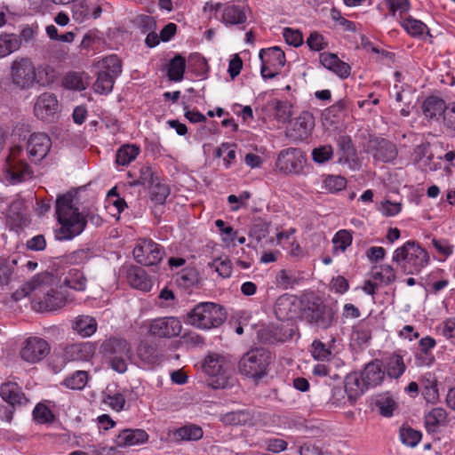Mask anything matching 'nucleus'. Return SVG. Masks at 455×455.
Returning <instances> with one entry per match:
<instances>
[{"label":"nucleus","instance_id":"1","mask_svg":"<svg viewBox=\"0 0 455 455\" xmlns=\"http://www.w3.org/2000/svg\"><path fill=\"white\" fill-rule=\"evenodd\" d=\"M76 195V192L68 191L57 196L55 214L60 227L54 229V237L58 241L71 240L86 227V218L74 205Z\"/></svg>","mask_w":455,"mask_h":455},{"label":"nucleus","instance_id":"2","mask_svg":"<svg viewBox=\"0 0 455 455\" xmlns=\"http://www.w3.org/2000/svg\"><path fill=\"white\" fill-rule=\"evenodd\" d=\"M405 275H419L430 262L428 252L416 241H407L395 250L392 257Z\"/></svg>","mask_w":455,"mask_h":455},{"label":"nucleus","instance_id":"3","mask_svg":"<svg viewBox=\"0 0 455 455\" xmlns=\"http://www.w3.org/2000/svg\"><path fill=\"white\" fill-rule=\"evenodd\" d=\"M227 319V312L220 304L201 302L191 309L186 318V323L201 330L218 328Z\"/></svg>","mask_w":455,"mask_h":455},{"label":"nucleus","instance_id":"4","mask_svg":"<svg viewBox=\"0 0 455 455\" xmlns=\"http://www.w3.org/2000/svg\"><path fill=\"white\" fill-rule=\"evenodd\" d=\"M270 359L266 348H251L241 357L238 368L243 375L259 380L267 375Z\"/></svg>","mask_w":455,"mask_h":455},{"label":"nucleus","instance_id":"5","mask_svg":"<svg viewBox=\"0 0 455 455\" xmlns=\"http://www.w3.org/2000/svg\"><path fill=\"white\" fill-rule=\"evenodd\" d=\"M101 350L114 371L119 373L126 371L127 362L132 355L131 346L127 340L119 338H110L102 343Z\"/></svg>","mask_w":455,"mask_h":455},{"label":"nucleus","instance_id":"6","mask_svg":"<svg viewBox=\"0 0 455 455\" xmlns=\"http://www.w3.org/2000/svg\"><path fill=\"white\" fill-rule=\"evenodd\" d=\"M10 77L15 87L28 90L36 84V68L29 58L18 57L11 63Z\"/></svg>","mask_w":455,"mask_h":455},{"label":"nucleus","instance_id":"7","mask_svg":"<svg viewBox=\"0 0 455 455\" xmlns=\"http://www.w3.org/2000/svg\"><path fill=\"white\" fill-rule=\"evenodd\" d=\"M51 352L47 340L38 336H30L23 340L19 355L28 363L42 362Z\"/></svg>","mask_w":455,"mask_h":455},{"label":"nucleus","instance_id":"8","mask_svg":"<svg viewBox=\"0 0 455 455\" xmlns=\"http://www.w3.org/2000/svg\"><path fill=\"white\" fill-rule=\"evenodd\" d=\"M306 156L300 148H289L282 150L276 159L275 168L281 173L299 174L303 171Z\"/></svg>","mask_w":455,"mask_h":455},{"label":"nucleus","instance_id":"9","mask_svg":"<svg viewBox=\"0 0 455 455\" xmlns=\"http://www.w3.org/2000/svg\"><path fill=\"white\" fill-rule=\"evenodd\" d=\"M58 283L60 281L54 275L48 272L41 273L25 283L22 291L24 296L33 294L34 298L39 302L43 297L49 296V292H53V289L58 286Z\"/></svg>","mask_w":455,"mask_h":455},{"label":"nucleus","instance_id":"10","mask_svg":"<svg viewBox=\"0 0 455 455\" xmlns=\"http://www.w3.org/2000/svg\"><path fill=\"white\" fill-rule=\"evenodd\" d=\"M259 59L261 60L260 74L264 79L276 76L285 64L284 52L278 47L261 50Z\"/></svg>","mask_w":455,"mask_h":455},{"label":"nucleus","instance_id":"11","mask_svg":"<svg viewBox=\"0 0 455 455\" xmlns=\"http://www.w3.org/2000/svg\"><path fill=\"white\" fill-rule=\"evenodd\" d=\"M332 308L323 303H312L304 309L303 317L312 327L321 330L330 328L334 320Z\"/></svg>","mask_w":455,"mask_h":455},{"label":"nucleus","instance_id":"12","mask_svg":"<svg viewBox=\"0 0 455 455\" xmlns=\"http://www.w3.org/2000/svg\"><path fill=\"white\" fill-rule=\"evenodd\" d=\"M136 261L145 266L158 264L164 256V248L151 239L140 240L133 249Z\"/></svg>","mask_w":455,"mask_h":455},{"label":"nucleus","instance_id":"13","mask_svg":"<svg viewBox=\"0 0 455 455\" xmlns=\"http://www.w3.org/2000/svg\"><path fill=\"white\" fill-rule=\"evenodd\" d=\"M21 148H13L6 160V172L12 183H20L32 177L29 165L20 158Z\"/></svg>","mask_w":455,"mask_h":455},{"label":"nucleus","instance_id":"14","mask_svg":"<svg viewBox=\"0 0 455 455\" xmlns=\"http://www.w3.org/2000/svg\"><path fill=\"white\" fill-rule=\"evenodd\" d=\"M367 152L377 161L388 163L397 156V148L395 143L383 138H374L368 141Z\"/></svg>","mask_w":455,"mask_h":455},{"label":"nucleus","instance_id":"15","mask_svg":"<svg viewBox=\"0 0 455 455\" xmlns=\"http://www.w3.org/2000/svg\"><path fill=\"white\" fill-rule=\"evenodd\" d=\"M181 322L173 316L154 319L149 325V332L159 338L171 339L180 334Z\"/></svg>","mask_w":455,"mask_h":455},{"label":"nucleus","instance_id":"16","mask_svg":"<svg viewBox=\"0 0 455 455\" xmlns=\"http://www.w3.org/2000/svg\"><path fill=\"white\" fill-rule=\"evenodd\" d=\"M71 12L76 22L84 23L92 18L98 19L101 15L102 8L91 0H73Z\"/></svg>","mask_w":455,"mask_h":455},{"label":"nucleus","instance_id":"17","mask_svg":"<svg viewBox=\"0 0 455 455\" xmlns=\"http://www.w3.org/2000/svg\"><path fill=\"white\" fill-rule=\"evenodd\" d=\"M51 145V140L46 133L35 132L31 134L27 143V149L31 161L38 163L43 160L47 156Z\"/></svg>","mask_w":455,"mask_h":455},{"label":"nucleus","instance_id":"18","mask_svg":"<svg viewBox=\"0 0 455 455\" xmlns=\"http://www.w3.org/2000/svg\"><path fill=\"white\" fill-rule=\"evenodd\" d=\"M59 111L57 97L51 92H44L36 99L34 107L36 116L41 120L53 119Z\"/></svg>","mask_w":455,"mask_h":455},{"label":"nucleus","instance_id":"19","mask_svg":"<svg viewBox=\"0 0 455 455\" xmlns=\"http://www.w3.org/2000/svg\"><path fill=\"white\" fill-rule=\"evenodd\" d=\"M288 136L296 141L307 139L315 126V118L309 111H303L291 124Z\"/></svg>","mask_w":455,"mask_h":455},{"label":"nucleus","instance_id":"20","mask_svg":"<svg viewBox=\"0 0 455 455\" xmlns=\"http://www.w3.org/2000/svg\"><path fill=\"white\" fill-rule=\"evenodd\" d=\"M0 396L12 408L26 405L29 402L22 388L16 382L12 381L4 382L1 385Z\"/></svg>","mask_w":455,"mask_h":455},{"label":"nucleus","instance_id":"21","mask_svg":"<svg viewBox=\"0 0 455 455\" xmlns=\"http://www.w3.org/2000/svg\"><path fill=\"white\" fill-rule=\"evenodd\" d=\"M221 422L227 426H247L252 427L257 422L253 411L244 409L227 412L220 418Z\"/></svg>","mask_w":455,"mask_h":455},{"label":"nucleus","instance_id":"22","mask_svg":"<svg viewBox=\"0 0 455 455\" xmlns=\"http://www.w3.org/2000/svg\"><path fill=\"white\" fill-rule=\"evenodd\" d=\"M248 12H251V9L246 4H229L223 10L222 21L227 26L243 24Z\"/></svg>","mask_w":455,"mask_h":455},{"label":"nucleus","instance_id":"23","mask_svg":"<svg viewBox=\"0 0 455 455\" xmlns=\"http://www.w3.org/2000/svg\"><path fill=\"white\" fill-rule=\"evenodd\" d=\"M297 304L292 296H280L275 304L274 312L280 321L291 320L297 315Z\"/></svg>","mask_w":455,"mask_h":455},{"label":"nucleus","instance_id":"24","mask_svg":"<svg viewBox=\"0 0 455 455\" xmlns=\"http://www.w3.org/2000/svg\"><path fill=\"white\" fill-rule=\"evenodd\" d=\"M320 62L327 69L332 71L341 78H347L351 72L350 66L340 60L334 53L323 52L320 54Z\"/></svg>","mask_w":455,"mask_h":455},{"label":"nucleus","instance_id":"25","mask_svg":"<svg viewBox=\"0 0 455 455\" xmlns=\"http://www.w3.org/2000/svg\"><path fill=\"white\" fill-rule=\"evenodd\" d=\"M126 278L131 286L138 290L148 291L152 287L151 280L141 267H129L126 270Z\"/></svg>","mask_w":455,"mask_h":455},{"label":"nucleus","instance_id":"26","mask_svg":"<svg viewBox=\"0 0 455 455\" xmlns=\"http://www.w3.org/2000/svg\"><path fill=\"white\" fill-rule=\"evenodd\" d=\"M94 355V347L90 342L76 343L65 348L64 356L68 361H89Z\"/></svg>","mask_w":455,"mask_h":455},{"label":"nucleus","instance_id":"27","mask_svg":"<svg viewBox=\"0 0 455 455\" xmlns=\"http://www.w3.org/2000/svg\"><path fill=\"white\" fill-rule=\"evenodd\" d=\"M148 435L142 429H124L116 436V443L118 447H126L144 443Z\"/></svg>","mask_w":455,"mask_h":455},{"label":"nucleus","instance_id":"28","mask_svg":"<svg viewBox=\"0 0 455 455\" xmlns=\"http://www.w3.org/2000/svg\"><path fill=\"white\" fill-rule=\"evenodd\" d=\"M361 375L368 388L380 385L385 379V371L381 369V364L379 361L368 363Z\"/></svg>","mask_w":455,"mask_h":455},{"label":"nucleus","instance_id":"29","mask_svg":"<svg viewBox=\"0 0 455 455\" xmlns=\"http://www.w3.org/2000/svg\"><path fill=\"white\" fill-rule=\"evenodd\" d=\"M366 384L358 372H351L345 379V392L350 401H355L364 391Z\"/></svg>","mask_w":455,"mask_h":455},{"label":"nucleus","instance_id":"30","mask_svg":"<svg viewBox=\"0 0 455 455\" xmlns=\"http://www.w3.org/2000/svg\"><path fill=\"white\" fill-rule=\"evenodd\" d=\"M67 301L65 293L61 291V286L58 283V286L53 289V292H49V296L43 297L38 302L40 309L52 311L62 307Z\"/></svg>","mask_w":455,"mask_h":455},{"label":"nucleus","instance_id":"31","mask_svg":"<svg viewBox=\"0 0 455 455\" xmlns=\"http://www.w3.org/2000/svg\"><path fill=\"white\" fill-rule=\"evenodd\" d=\"M228 367L225 358L216 354L209 355L203 364L204 372L210 376H220L226 372Z\"/></svg>","mask_w":455,"mask_h":455},{"label":"nucleus","instance_id":"32","mask_svg":"<svg viewBox=\"0 0 455 455\" xmlns=\"http://www.w3.org/2000/svg\"><path fill=\"white\" fill-rule=\"evenodd\" d=\"M447 105L438 97L431 96L425 100L422 105V111L426 117L435 118L439 116H444Z\"/></svg>","mask_w":455,"mask_h":455},{"label":"nucleus","instance_id":"33","mask_svg":"<svg viewBox=\"0 0 455 455\" xmlns=\"http://www.w3.org/2000/svg\"><path fill=\"white\" fill-rule=\"evenodd\" d=\"M72 328L82 337H90L97 330L96 320L90 315H78L72 323Z\"/></svg>","mask_w":455,"mask_h":455},{"label":"nucleus","instance_id":"34","mask_svg":"<svg viewBox=\"0 0 455 455\" xmlns=\"http://www.w3.org/2000/svg\"><path fill=\"white\" fill-rule=\"evenodd\" d=\"M21 40L17 34L2 33L0 35V58L6 57L20 48Z\"/></svg>","mask_w":455,"mask_h":455},{"label":"nucleus","instance_id":"35","mask_svg":"<svg viewBox=\"0 0 455 455\" xmlns=\"http://www.w3.org/2000/svg\"><path fill=\"white\" fill-rule=\"evenodd\" d=\"M137 355L141 361L148 364H155L160 361L156 345L148 341H142L137 348Z\"/></svg>","mask_w":455,"mask_h":455},{"label":"nucleus","instance_id":"36","mask_svg":"<svg viewBox=\"0 0 455 455\" xmlns=\"http://www.w3.org/2000/svg\"><path fill=\"white\" fill-rule=\"evenodd\" d=\"M173 435L177 441H197L203 437L204 431L201 427L189 424L178 428Z\"/></svg>","mask_w":455,"mask_h":455},{"label":"nucleus","instance_id":"37","mask_svg":"<svg viewBox=\"0 0 455 455\" xmlns=\"http://www.w3.org/2000/svg\"><path fill=\"white\" fill-rule=\"evenodd\" d=\"M436 342L432 337L427 336L422 338L419 342L420 353L417 355V360L422 361L420 364L430 365L434 362V355L429 352Z\"/></svg>","mask_w":455,"mask_h":455},{"label":"nucleus","instance_id":"38","mask_svg":"<svg viewBox=\"0 0 455 455\" xmlns=\"http://www.w3.org/2000/svg\"><path fill=\"white\" fill-rule=\"evenodd\" d=\"M186 69V60L180 55H176L171 60L168 67V77L171 81L179 82L183 79Z\"/></svg>","mask_w":455,"mask_h":455},{"label":"nucleus","instance_id":"39","mask_svg":"<svg viewBox=\"0 0 455 455\" xmlns=\"http://www.w3.org/2000/svg\"><path fill=\"white\" fill-rule=\"evenodd\" d=\"M115 79V77L109 75V72L100 71L93 84L95 92L99 94H108L112 92Z\"/></svg>","mask_w":455,"mask_h":455},{"label":"nucleus","instance_id":"40","mask_svg":"<svg viewBox=\"0 0 455 455\" xmlns=\"http://www.w3.org/2000/svg\"><path fill=\"white\" fill-rule=\"evenodd\" d=\"M64 283L76 291H84L87 280L84 273L76 268L70 269L65 277Z\"/></svg>","mask_w":455,"mask_h":455},{"label":"nucleus","instance_id":"41","mask_svg":"<svg viewBox=\"0 0 455 455\" xmlns=\"http://www.w3.org/2000/svg\"><path fill=\"white\" fill-rule=\"evenodd\" d=\"M375 280H379L385 285H389L396 280V272L391 265H381L374 267L371 272Z\"/></svg>","mask_w":455,"mask_h":455},{"label":"nucleus","instance_id":"42","mask_svg":"<svg viewBox=\"0 0 455 455\" xmlns=\"http://www.w3.org/2000/svg\"><path fill=\"white\" fill-rule=\"evenodd\" d=\"M139 153V147L135 145H124L117 150L116 163L118 165H127L135 160Z\"/></svg>","mask_w":455,"mask_h":455},{"label":"nucleus","instance_id":"43","mask_svg":"<svg viewBox=\"0 0 455 455\" xmlns=\"http://www.w3.org/2000/svg\"><path fill=\"white\" fill-rule=\"evenodd\" d=\"M447 412L443 408H434L426 416V425L428 430L435 431V427L446 422Z\"/></svg>","mask_w":455,"mask_h":455},{"label":"nucleus","instance_id":"44","mask_svg":"<svg viewBox=\"0 0 455 455\" xmlns=\"http://www.w3.org/2000/svg\"><path fill=\"white\" fill-rule=\"evenodd\" d=\"M88 381V373L85 371H76L71 375L68 376L63 384L70 389L81 390L83 389Z\"/></svg>","mask_w":455,"mask_h":455},{"label":"nucleus","instance_id":"45","mask_svg":"<svg viewBox=\"0 0 455 455\" xmlns=\"http://www.w3.org/2000/svg\"><path fill=\"white\" fill-rule=\"evenodd\" d=\"M149 188L151 200L157 204H164L170 195L169 186L160 182L158 180Z\"/></svg>","mask_w":455,"mask_h":455},{"label":"nucleus","instance_id":"46","mask_svg":"<svg viewBox=\"0 0 455 455\" xmlns=\"http://www.w3.org/2000/svg\"><path fill=\"white\" fill-rule=\"evenodd\" d=\"M405 371L403 359L399 355H393L389 357L387 364V372L389 377L397 379Z\"/></svg>","mask_w":455,"mask_h":455},{"label":"nucleus","instance_id":"47","mask_svg":"<svg viewBox=\"0 0 455 455\" xmlns=\"http://www.w3.org/2000/svg\"><path fill=\"white\" fill-rule=\"evenodd\" d=\"M158 180V177L155 175V172L149 166H142L140 170V176L138 180L130 182V186H144L150 187L156 181Z\"/></svg>","mask_w":455,"mask_h":455},{"label":"nucleus","instance_id":"48","mask_svg":"<svg viewBox=\"0 0 455 455\" xmlns=\"http://www.w3.org/2000/svg\"><path fill=\"white\" fill-rule=\"evenodd\" d=\"M403 28L411 36H422L427 29V26L420 20L411 17L404 19L402 22Z\"/></svg>","mask_w":455,"mask_h":455},{"label":"nucleus","instance_id":"49","mask_svg":"<svg viewBox=\"0 0 455 455\" xmlns=\"http://www.w3.org/2000/svg\"><path fill=\"white\" fill-rule=\"evenodd\" d=\"M198 272L194 267H186L176 279L177 283L183 287H190L198 282Z\"/></svg>","mask_w":455,"mask_h":455},{"label":"nucleus","instance_id":"50","mask_svg":"<svg viewBox=\"0 0 455 455\" xmlns=\"http://www.w3.org/2000/svg\"><path fill=\"white\" fill-rule=\"evenodd\" d=\"M275 282L277 286L286 290L297 284L299 280L291 271L282 269L277 273Z\"/></svg>","mask_w":455,"mask_h":455},{"label":"nucleus","instance_id":"51","mask_svg":"<svg viewBox=\"0 0 455 455\" xmlns=\"http://www.w3.org/2000/svg\"><path fill=\"white\" fill-rule=\"evenodd\" d=\"M335 251H345L352 243V235L348 230L342 229L335 234L332 239Z\"/></svg>","mask_w":455,"mask_h":455},{"label":"nucleus","instance_id":"52","mask_svg":"<svg viewBox=\"0 0 455 455\" xmlns=\"http://www.w3.org/2000/svg\"><path fill=\"white\" fill-rule=\"evenodd\" d=\"M103 403L113 410L120 411L125 404V398L124 395L119 392L114 394L106 393L103 396Z\"/></svg>","mask_w":455,"mask_h":455},{"label":"nucleus","instance_id":"53","mask_svg":"<svg viewBox=\"0 0 455 455\" xmlns=\"http://www.w3.org/2000/svg\"><path fill=\"white\" fill-rule=\"evenodd\" d=\"M55 80V72L50 66L39 67L36 71V83L40 85H49Z\"/></svg>","mask_w":455,"mask_h":455},{"label":"nucleus","instance_id":"54","mask_svg":"<svg viewBox=\"0 0 455 455\" xmlns=\"http://www.w3.org/2000/svg\"><path fill=\"white\" fill-rule=\"evenodd\" d=\"M275 109L276 117L280 122H287L292 116V105L289 101L277 100Z\"/></svg>","mask_w":455,"mask_h":455},{"label":"nucleus","instance_id":"55","mask_svg":"<svg viewBox=\"0 0 455 455\" xmlns=\"http://www.w3.org/2000/svg\"><path fill=\"white\" fill-rule=\"evenodd\" d=\"M333 155V149L330 145L320 146L312 151V158L315 163L324 164L329 161Z\"/></svg>","mask_w":455,"mask_h":455},{"label":"nucleus","instance_id":"56","mask_svg":"<svg viewBox=\"0 0 455 455\" xmlns=\"http://www.w3.org/2000/svg\"><path fill=\"white\" fill-rule=\"evenodd\" d=\"M34 419L40 424L52 422L54 416L51 410L44 404L38 403L33 411Z\"/></svg>","mask_w":455,"mask_h":455},{"label":"nucleus","instance_id":"57","mask_svg":"<svg viewBox=\"0 0 455 455\" xmlns=\"http://www.w3.org/2000/svg\"><path fill=\"white\" fill-rule=\"evenodd\" d=\"M376 406L382 416L390 417L393 415V411L396 409V403L391 397H381L377 400Z\"/></svg>","mask_w":455,"mask_h":455},{"label":"nucleus","instance_id":"58","mask_svg":"<svg viewBox=\"0 0 455 455\" xmlns=\"http://www.w3.org/2000/svg\"><path fill=\"white\" fill-rule=\"evenodd\" d=\"M105 70L116 78L122 73V62L116 55H110L104 60Z\"/></svg>","mask_w":455,"mask_h":455},{"label":"nucleus","instance_id":"59","mask_svg":"<svg viewBox=\"0 0 455 455\" xmlns=\"http://www.w3.org/2000/svg\"><path fill=\"white\" fill-rule=\"evenodd\" d=\"M402 442L411 447L415 446L421 439L420 432L412 428H402L400 432Z\"/></svg>","mask_w":455,"mask_h":455},{"label":"nucleus","instance_id":"60","mask_svg":"<svg viewBox=\"0 0 455 455\" xmlns=\"http://www.w3.org/2000/svg\"><path fill=\"white\" fill-rule=\"evenodd\" d=\"M211 266L224 278L229 277L232 274V262L228 258L214 259Z\"/></svg>","mask_w":455,"mask_h":455},{"label":"nucleus","instance_id":"61","mask_svg":"<svg viewBox=\"0 0 455 455\" xmlns=\"http://www.w3.org/2000/svg\"><path fill=\"white\" fill-rule=\"evenodd\" d=\"M347 180L341 176L330 175L324 180V186L330 192H338L346 188Z\"/></svg>","mask_w":455,"mask_h":455},{"label":"nucleus","instance_id":"62","mask_svg":"<svg viewBox=\"0 0 455 455\" xmlns=\"http://www.w3.org/2000/svg\"><path fill=\"white\" fill-rule=\"evenodd\" d=\"M283 36L286 43L294 47H298L303 43L302 33L298 29L285 28Z\"/></svg>","mask_w":455,"mask_h":455},{"label":"nucleus","instance_id":"63","mask_svg":"<svg viewBox=\"0 0 455 455\" xmlns=\"http://www.w3.org/2000/svg\"><path fill=\"white\" fill-rule=\"evenodd\" d=\"M307 44L313 51H321L327 47L323 36L318 32H312L307 39Z\"/></svg>","mask_w":455,"mask_h":455},{"label":"nucleus","instance_id":"64","mask_svg":"<svg viewBox=\"0 0 455 455\" xmlns=\"http://www.w3.org/2000/svg\"><path fill=\"white\" fill-rule=\"evenodd\" d=\"M443 123L449 132L455 133V102L447 105Z\"/></svg>","mask_w":455,"mask_h":455}]
</instances>
